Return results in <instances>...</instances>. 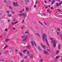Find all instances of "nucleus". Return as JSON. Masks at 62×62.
Here are the masks:
<instances>
[{"label":"nucleus","mask_w":62,"mask_h":62,"mask_svg":"<svg viewBox=\"0 0 62 62\" xmlns=\"http://www.w3.org/2000/svg\"><path fill=\"white\" fill-rule=\"evenodd\" d=\"M51 42L53 43V46L54 47H55L56 46V41L55 40H53V39H51Z\"/></svg>","instance_id":"obj_1"},{"label":"nucleus","mask_w":62,"mask_h":62,"mask_svg":"<svg viewBox=\"0 0 62 62\" xmlns=\"http://www.w3.org/2000/svg\"><path fill=\"white\" fill-rule=\"evenodd\" d=\"M31 43L32 46H34V45H35L36 46V43H35V42H33L32 41L31 42Z\"/></svg>","instance_id":"obj_2"},{"label":"nucleus","mask_w":62,"mask_h":62,"mask_svg":"<svg viewBox=\"0 0 62 62\" xmlns=\"http://www.w3.org/2000/svg\"><path fill=\"white\" fill-rule=\"evenodd\" d=\"M46 37H47V35H46L45 34H44L43 36L42 37L43 39H47V38H46Z\"/></svg>","instance_id":"obj_3"},{"label":"nucleus","mask_w":62,"mask_h":62,"mask_svg":"<svg viewBox=\"0 0 62 62\" xmlns=\"http://www.w3.org/2000/svg\"><path fill=\"white\" fill-rule=\"evenodd\" d=\"M13 5L15 7L18 6V3L17 2H16L15 3V2H13Z\"/></svg>","instance_id":"obj_4"},{"label":"nucleus","mask_w":62,"mask_h":62,"mask_svg":"<svg viewBox=\"0 0 62 62\" xmlns=\"http://www.w3.org/2000/svg\"><path fill=\"white\" fill-rule=\"evenodd\" d=\"M46 41V44L47 45L48 47L50 46V45L48 44V41L47 40V39H45Z\"/></svg>","instance_id":"obj_5"},{"label":"nucleus","mask_w":62,"mask_h":62,"mask_svg":"<svg viewBox=\"0 0 62 62\" xmlns=\"http://www.w3.org/2000/svg\"><path fill=\"white\" fill-rule=\"evenodd\" d=\"M41 45L42 48H44V49H46V47H45V46L42 45V44H41Z\"/></svg>","instance_id":"obj_6"},{"label":"nucleus","mask_w":62,"mask_h":62,"mask_svg":"<svg viewBox=\"0 0 62 62\" xmlns=\"http://www.w3.org/2000/svg\"><path fill=\"white\" fill-rule=\"evenodd\" d=\"M36 35L37 36L39 37V38H40V35L38 33H37L36 34Z\"/></svg>","instance_id":"obj_7"},{"label":"nucleus","mask_w":62,"mask_h":62,"mask_svg":"<svg viewBox=\"0 0 62 62\" xmlns=\"http://www.w3.org/2000/svg\"><path fill=\"white\" fill-rule=\"evenodd\" d=\"M43 52L44 54H48V52L45 50L43 51Z\"/></svg>","instance_id":"obj_8"},{"label":"nucleus","mask_w":62,"mask_h":62,"mask_svg":"<svg viewBox=\"0 0 62 62\" xmlns=\"http://www.w3.org/2000/svg\"><path fill=\"white\" fill-rule=\"evenodd\" d=\"M23 18H25L26 17V15L25 13H23Z\"/></svg>","instance_id":"obj_9"},{"label":"nucleus","mask_w":62,"mask_h":62,"mask_svg":"<svg viewBox=\"0 0 62 62\" xmlns=\"http://www.w3.org/2000/svg\"><path fill=\"white\" fill-rule=\"evenodd\" d=\"M7 15L8 17H10L12 16V15L11 14H7Z\"/></svg>","instance_id":"obj_10"},{"label":"nucleus","mask_w":62,"mask_h":62,"mask_svg":"<svg viewBox=\"0 0 62 62\" xmlns=\"http://www.w3.org/2000/svg\"><path fill=\"white\" fill-rule=\"evenodd\" d=\"M11 13L12 14H14L15 13L14 11H11Z\"/></svg>","instance_id":"obj_11"},{"label":"nucleus","mask_w":62,"mask_h":62,"mask_svg":"<svg viewBox=\"0 0 62 62\" xmlns=\"http://www.w3.org/2000/svg\"><path fill=\"white\" fill-rule=\"evenodd\" d=\"M22 39H25V35H23L21 37Z\"/></svg>","instance_id":"obj_12"},{"label":"nucleus","mask_w":62,"mask_h":62,"mask_svg":"<svg viewBox=\"0 0 62 62\" xmlns=\"http://www.w3.org/2000/svg\"><path fill=\"white\" fill-rule=\"evenodd\" d=\"M54 2H55V0H53L52 2L51 5H53L54 3Z\"/></svg>","instance_id":"obj_13"},{"label":"nucleus","mask_w":62,"mask_h":62,"mask_svg":"<svg viewBox=\"0 0 62 62\" xmlns=\"http://www.w3.org/2000/svg\"><path fill=\"white\" fill-rule=\"evenodd\" d=\"M59 57V56H57L55 58L56 59H58V58Z\"/></svg>","instance_id":"obj_14"},{"label":"nucleus","mask_w":62,"mask_h":62,"mask_svg":"<svg viewBox=\"0 0 62 62\" xmlns=\"http://www.w3.org/2000/svg\"><path fill=\"white\" fill-rule=\"evenodd\" d=\"M56 7H58L59 6V3H56Z\"/></svg>","instance_id":"obj_15"},{"label":"nucleus","mask_w":62,"mask_h":62,"mask_svg":"<svg viewBox=\"0 0 62 62\" xmlns=\"http://www.w3.org/2000/svg\"><path fill=\"white\" fill-rule=\"evenodd\" d=\"M27 51V49H26L25 50L23 51V53H25V52H26V51Z\"/></svg>","instance_id":"obj_16"},{"label":"nucleus","mask_w":62,"mask_h":62,"mask_svg":"<svg viewBox=\"0 0 62 62\" xmlns=\"http://www.w3.org/2000/svg\"><path fill=\"white\" fill-rule=\"evenodd\" d=\"M38 50H41V49L40 48V46H39L38 47Z\"/></svg>","instance_id":"obj_17"},{"label":"nucleus","mask_w":62,"mask_h":62,"mask_svg":"<svg viewBox=\"0 0 62 62\" xmlns=\"http://www.w3.org/2000/svg\"><path fill=\"white\" fill-rule=\"evenodd\" d=\"M4 54H8V52L6 51H5L4 52Z\"/></svg>","instance_id":"obj_18"},{"label":"nucleus","mask_w":62,"mask_h":62,"mask_svg":"<svg viewBox=\"0 0 62 62\" xmlns=\"http://www.w3.org/2000/svg\"><path fill=\"white\" fill-rule=\"evenodd\" d=\"M58 49H59L60 48V44H59L58 47Z\"/></svg>","instance_id":"obj_19"},{"label":"nucleus","mask_w":62,"mask_h":62,"mask_svg":"<svg viewBox=\"0 0 62 62\" xmlns=\"http://www.w3.org/2000/svg\"><path fill=\"white\" fill-rule=\"evenodd\" d=\"M23 13H21L19 15V16H23Z\"/></svg>","instance_id":"obj_20"},{"label":"nucleus","mask_w":62,"mask_h":62,"mask_svg":"<svg viewBox=\"0 0 62 62\" xmlns=\"http://www.w3.org/2000/svg\"><path fill=\"white\" fill-rule=\"evenodd\" d=\"M24 9H23L22 11H20L19 12V13H22V12H23V11H24Z\"/></svg>","instance_id":"obj_21"},{"label":"nucleus","mask_w":62,"mask_h":62,"mask_svg":"<svg viewBox=\"0 0 62 62\" xmlns=\"http://www.w3.org/2000/svg\"><path fill=\"white\" fill-rule=\"evenodd\" d=\"M28 39V36H25V38L24 39Z\"/></svg>","instance_id":"obj_22"},{"label":"nucleus","mask_w":62,"mask_h":62,"mask_svg":"<svg viewBox=\"0 0 62 62\" xmlns=\"http://www.w3.org/2000/svg\"><path fill=\"white\" fill-rule=\"evenodd\" d=\"M7 47H8V46L6 45V46L4 47V49H6V48H7Z\"/></svg>","instance_id":"obj_23"},{"label":"nucleus","mask_w":62,"mask_h":62,"mask_svg":"<svg viewBox=\"0 0 62 62\" xmlns=\"http://www.w3.org/2000/svg\"><path fill=\"white\" fill-rule=\"evenodd\" d=\"M31 37H32V38H34L35 37V36L33 34H32V35H31Z\"/></svg>","instance_id":"obj_24"},{"label":"nucleus","mask_w":62,"mask_h":62,"mask_svg":"<svg viewBox=\"0 0 62 62\" xmlns=\"http://www.w3.org/2000/svg\"><path fill=\"white\" fill-rule=\"evenodd\" d=\"M7 34L6 33H5V34L4 35V39H5V38H6V37L5 36H7Z\"/></svg>","instance_id":"obj_25"},{"label":"nucleus","mask_w":62,"mask_h":62,"mask_svg":"<svg viewBox=\"0 0 62 62\" xmlns=\"http://www.w3.org/2000/svg\"><path fill=\"white\" fill-rule=\"evenodd\" d=\"M59 36L60 37L61 39H62V34H61L59 35Z\"/></svg>","instance_id":"obj_26"},{"label":"nucleus","mask_w":62,"mask_h":62,"mask_svg":"<svg viewBox=\"0 0 62 62\" xmlns=\"http://www.w3.org/2000/svg\"><path fill=\"white\" fill-rule=\"evenodd\" d=\"M6 12L7 13H8V14H9V11H6Z\"/></svg>","instance_id":"obj_27"},{"label":"nucleus","mask_w":62,"mask_h":62,"mask_svg":"<svg viewBox=\"0 0 62 62\" xmlns=\"http://www.w3.org/2000/svg\"><path fill=\"white\" fill-rule=\"evenodd\" d=\"M10 27H11V25L9 24V26L8 27V29H10Z\"/></svg>","instance_id":"obj_28"},{"label":"nucleus","mask_w":62,"mask_h":62,"mask_svg":"<svg viewBox=\"0 0 62 62\" xmlns=\"http://www.w3.org/2000/svg\"><path fill=\"white\" fill-rule=\"evenodd\" d=\"M25 34H28V33H29L28 31H25Z\"/></svg>","instance_id":"obj_29"},{"label":"nucleus","mask_w":62,"mask_h":62,"mask_svg":"<svg viewBox=\"0 0 62 62\" xmlns=\"http://www.w3.org/2000/svg\"><path fill=\"white\" fill-rule=\"evenodd\" d=\"M26 40H27V39H23V41H26Z\"/></svg>","instance_id":"obj_30"},{"label":"nucleus","mask_w":62,"mask_h":62,"mask_svg":"<svg viewBox=\"0 0 62 62\" xmlns=\"http://www.w3.org/2000/svg\"><path fill=\"white\" fill-rule=\"evenodd\" d=\"M1 23H2V25H4V23L2 22H2V20H1L0 21Z\"/></svg>","instance_id":"obj_31"},{"label":"nucleus","mask_w":62,"mask_h":62,"mask_svg":"<svg viewBox=\"0 0 62 62\" xmlns=\"http://www.w3.org/2000/svg\"><path fill=\"white\" fill-rule=\"evenodd\" d=\"M59 51H58V50H57L56 51V54H58V53H59Z\"/></svg>","instance_id":"obj_32"},{"label":"nucleus","mask_w":62,"mask_h":62,"mask_svg":"<svg viewBox=\"0 0 62 62\" xmlns=\"http://www.w3.org/2000/svg\"><path fill=\"white\" fill-rule=\"evenodd\" d=\"M9 40V39H6V42H7V41H8Z\"/></svg>","instance_id":"obj_33"},{"label":"nucleus","mask_w":62,"mask_h":62,"mask_svg":"<svg viewBox=\"0 0 62 62\" xmlns=\"http://www.w3.org/2000/svg\"><path fill=\"white\" fill-rule=\"evenodd\" d=\"M24 62V60H22L20 61L21 62Z\"/></svg>","instance_id":"obj_34"},{"label":"nucleus","mask_w":62,"mask_h":62,"mask_svg":"<svg viewBox=\"0 0 62 62\" xmlns=\"http://www.w3.org/2000/svg\"><path fill=\"white\" fill-rule=\"evenodd\" d=\"M24 58L25 59H26V58H27V56H25Z\"/></svg>","instance_id":"obj_35"},{"label":"nucleus","mask_w":62,"mask_h":62,"mask_svg":"<svg viewBox=\"0 0 62 62\" xmlns=\"http://www.w3.org/2000/svg\"><path fill=\"white\" fill-rule=\"evenodd\" d=\"M30 58H33V56L31 55L30 56Z\"/></svg>","instance_id":"obj_36"},{"label":"nucleus","mask_w":62,"mask_h":62,"mask_svg":"<svg viewBox=\"0 0 62 62\" xmlns=\"http://www.w3.org/2000/svg\"><path fill=\"white\" fill-rule=\"evenodd\" d=\"M28 2V0H25V2L26 3H27Z\"/></svg>","instance_id":"obj_37"},{"label":"nucleus","mask_w":62,"mask_h":62,"mask_svg":"<svg viewBox=\"0 0 62 62\" xmlns=\"http://www.w3.org/2000/svg\"><path fill=\"white\" fill-rule=\"evenodd\" d=\"M39 23H40V24H41V25H43V24L42 23H41V22H39Z\"/></svg>","instance_id":"obj_38"},{"label":"nucleus","mask_w":62,"mask_h":62,"mask_svg":"<svg viewBox=\"0 0 62 62\" xmlns=\"http://www.w3.org/2000/svg\"><path fill=\"white\" fill-rule=\"evenodd\" d=\"M56 13L57 14H59V13H60V12H59V11H57L56 12Z\"/></svg>","instance_id":"obj_39"},{"label":"nucleus","mask_w":62,"mask_h":62,"mask_svg":"<svg viewBox=\"0 0 62 62\" xmlns=\"http://www.w3.org/2000/svg\"><path fill=\"white\" fill-rule=\"evenodd\" d=\"M44 23L46 24V25H47V24H46V22H45L44 21Z\"/></svg>","instance_id":"obj_40"},{"label":"nucleus","mask_w":62,"mask_h":62,"mask_svg":"<svg viewBox=\"0 0 62 62\" xmlns=\"http://www.w3.org/2000/svg\"><path fill=\"white\" fill-rule=\"evenodd\" d=\"M28 10V8H26V10Z\"/></svg>","instance_id":"obj_41"},{"label":"nucleus","mask_w":62,"mask_h":62,"mask_svg":"<svg viewBox=\"0 0 62 62\" xmlns=\"http://www.w3.org/2000/svg\"><path fill=\"white\" fill-rule=\"evenodd\" d=\"M47 10L48 12H50V10L49 9H47Z\"/></svg>","instance_id":"obj_42"},{"label":"nucleus","mask_w":62,"mask_h":62,"mask_svg":"<svg viewBox=\"0 0 62 62\" xmlns=\"http://www.w3.org/2000/svg\"><path fill=\"white\" fill-rule=\"evenodd\" d=\"M4 3H7V1H6V0H4Z\"/></svg>","instance_id":"obj_43"},{"label":"nucleus","mask_w":62,"mask_h":62,"mask_svg":"<svg viewBox=\"0 0 62 62\" xmlns=\"http://www.w3.org/2000/svg\"><path fill=\"white\" fill-rule=\"evenodd\" d=\"M42 61H43V60L42 59H41L39 60V61H41V62Z\"/></svg>","instance_id":"obj_44"},{"label":"nucleus","mask_w":62,"mask_h":62,"mask_svg":"<svg viewBox=\"0 0 62 62\" xmlns=\"http://www.w3.org/2000/svg\"><path fill=\"white\" fill-rule=\"evenodd\" d=\"M57 10H58V11H61V10L60 9H57Z\"/></svg>","instance_id":"obj_45"},{"label":"nucleus","mask_w":62,"mask_h":62,"mask_svg":"<svg viewBox=\"0 0 62 62\" xmlns=\"http://www.w3.org/2000/svg\"><path fill=\"white\" fill-rule=\"evenodd\" d=\"M0 15H3V14L1 13L0 12Z\"/></svg>","instance_id":"obj_46"},{"label":"nucleus","mask_w":62,"mask_h":62,"mask_svg":"<svg viewBox=\"0 0 62 62\" xmlns=\"http://www.w3.org/2000/svg\"><path fill=\"white\" fill-rule=\"evenodd\" d=\"M5 31H7L8 29H6L5 30Z\"/></svg>","instance_id":"obj_47"},{"label":"nucleus","mask_w":62,"mask_h":62,"mask_svg":"<svg viewBox=\"0 0 62 62\" xmlns=\"http://www.w3.org/2000/svg\"><path fill=\"white\" fill-rule=\"evenodd\" d=\"M47 50L49 52H51V51L49 49H47Z\"/></svg>","instance_id":"obj_48"},{"label":"nucleus","mask_w":62,"mask_h":62,"mask_svg":"<svg viewBox=\"0 0 62 62\" xmlns=\"http://www.w3.org/2000/svg\"><path fill=\"white\" fill-rule=\"evenodd\" d=\"M0 12L1 13H3V12H4L3 11H0Z\"/></svg>","instance_id":"obj_49"},{"label":"nucleus","mask_w":62,"mask_h":62,"mask_svg":"<svg viewBox=\"0 0 62 62\" xmlns=\"http://www.w3.org/2000/svg\"><path fill=\"white\" fill-rule=\"evenodd\" d=\"M20 54L21 56H22V53H20Z\"/></svg>","instance_id":"obj_50"},{"label":"nucleus","mask_w":62,"mask_h":62,"mask_svg":"<svg viewBox=\"0 0 62 62\" xmlns=\"http://www.w3.org/2000/svg\"><path fill=\"white\" fill-rule=\"evenodd\" d=\"M8 22H9V23H10V20L8 19Z\"/></svg>","instance_id":"obj_51"},{"label":"nucleus","mask_w":62,"mask_h":62,"mask_svg":"<svg viewBox=\"0 0 62 62\" xmlns=\"http://www.w3.org/2000/svg\"><path fill=\"white\" fill-rule=\"evenodd\" d=\"M36 28L37 29H39V28L37 26L36 27Z\"/></svg>","instance_id":"obj_52"},{"label":"nucleus","mask_w":62,"mask_h":62,"mask_svg":"<svg viewBox=\"0 0 62 62\" xmlns=\"http://www.w3.org/2000/svg\"><path fill=\"white\" fill-rule=\"evenodd\" d=\"M30 47V46H27V48H29Z\"/></svg>","instance_id":"obj_53"},{"label":"nucleus","mask_w":62,"mask_h":62,"mask_svg":"<svg viewBox=\"0 0 62 62\" xmlns=\"http://www.w3.org/2000/svg\"><path fill=\"white\" fill-rule=\"evenodd\" d=\"M9 8H10V9H12V8L11 6H9Z\"/></svg>","instance_id":"obj_54"},{"label":"nucleus","mask_w":62,"mask_h":62,"mask_svg":"<svg viewBox=\"0 0 62 62\" xmlns=\"http://www.w3.org/2000/svg\"><path fill=\"white\" fill-rule=\"evenodd\" d=\"M13 30H15V27H14L13 28Z\"/></svg>","instance_id":"obj_55"},{"label":"nucleus","mask_w":62,"mask_h":62,"mask_svg":"<svg viewBox=\"0 0 62 62\" xmlns=\"http://www.w3.org/2000/svg\"><path fill=\"white\" fill-rule=\"evenodd\" d=\"M4 60L3 59H2L1 60V61H4Z\"/></svg>","instance_id":"obj_56"},{"label":"nucleus","mask_w":62,"mask_h":62,"mask_svg":"<svg viewBox=\"0 0 62 62\" xmlns=\"http://www.w3.org/2000/svg\"><path fill=\"white\" fill-rule=\"evenodd\" d=\"M27 54H29V52H28V51H27Z\"/></svg>","instance_id":"obj_57"},{"label":"nucleus","mask_w":62,"mask_h":62,"mask_svg":"<svg viewBox=\"0 0 62 62\" xmlns=\"http://www.w3.org/2000/svg\"><path fill=\"white\" fill-rule=\"evenodd\" d=\"M57 35H59V32H57Z\"/></svg>","instance_id":"obj_58"},{"label":"nucleus","mask_w":62,"mask_h":62,"mask_svg":"<svg viewBox=\"0 0 62 62\" xmlns=\"http://www.w3.org/2000/svg\"><path fill=\"white\" fill-rule=\"evenodd\" d=\"M57 29L58 31H60V28H58Z\"/></svg>","instance_id":"obj_59"},{"label":"nucleus","mask_w":62,"mask_h":62,"mask_svg":"<svg viewBox=\"0 0 62 62\" xmlns=\"http://www.w3.org/2000/svg\"><path fill=\"white\" fill-rule=\"evenodd\" d=\"M2 19V16H1V17H0V19Z\"/></svg>","instance_id":"obj_60"},{"label":"nucleus","mask_w":62,"mask_h":62,"mask_svg":"<svg viewBox=\"0 0 62 62\" xmlns=\"http://www.w3.org/2000/svg\"><path fill=\"white\" fill-rule=\"evenodd\" d=\"M14 23H15V22H14V23H12V25H13V24H14Z\"/></svg>","instance_id":"obj_61"},{"label":"nucleus","mask_w":62,"mask_h":62,"mask_svg":"<svg viewBox=\"0 0 62 62\" xmlns=\"http://www.w3.org/2000/svg\"><path fill=\"white\" fill-rule=\"evenodd\" d=\"M18 23L17 22H16L15 23V24H16V23Z\"/></svg>","instance_id":"obj_62"},{"label":"nucleus","mask_w":62,"mask_h":62,"mask_svg":"<svg viewBox=\"0 0 62 62\" xmlns=\"http://www.w3.org/2000/svg\"><path fill=\"white\" fill-rule=\"evenodd\" d=\"M24 20H23V21H22V23H24Z\"/></svg>","instance_id":"obj_63"},{"label":"nucleus","mask_w":62,"mask_h":62,"mask_svg":"<svg viewBox=\"0 0 62 62\" xmlns=\"http://www.w3.org/2000/svg\"><path fill=\"white\" fill-rule=\"evenodd\" d=\"M43 15L44 16H46V14H44Z\"/></svg>","instance_id":"obj_64"}]
</instances>
